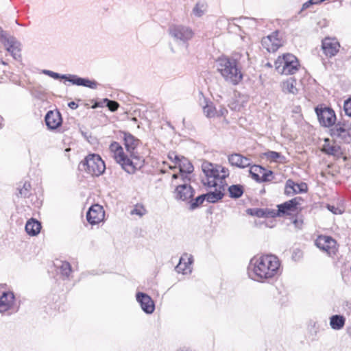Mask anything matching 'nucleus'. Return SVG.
I'll return each instance as SVG.
<instances>
[{
    "mask_svg": "<svg viewBox=\"0 0 351 351\" xmlns=\"http://www.w3.org/2000/svg\"><path fill=\"white\" fill-rule=\"evenodd\" d=\"M280 263L273 254L255 256L251 258L247 267L249 277L257 282H264L280 274Z\"/></svg>",
    "mask_w": 351,
    "mask_h": 351,
    "instance_id": "nucleus-1",
    "label": "nucleus"
},
{
    "mask_svg": "<svg viewBox=\"0 0 351 351\" xmlns=\"http://www.w3.org/2000/svg\"><path fill=\"white\" fill-rule=\"evenodd\" d=\"M217 69L226 82L233 85L239 84L243 79L237 55L219 57L217 60Z\"/></svg>",
    "mask_w": 351,
    "mask_h": 351,
    "instance_id": "nucleus-2",
    "label": "nucleus"
},
{
    "mask_svg": "<svg viewBox=\"0 0 351 351\" xmlns=\"http://www.w3.org/2000/svg\"><path fill=\"white\" fill-rule=\"evenodd\" d=\"M110 151L113 154L116 162L128 173L133 174L138 169V163L132 160L123 151V147L116 141H113L109 146Z\"/></svg>",
    "mask_w": 351,
    "mask_h": 351,
    "instance_id": "nucleus-3",
    "label": "nucleus"
},
{
    "mask_svg": "<svg viewBox=\"0 0 351 351\" xmlns=\"http://www.w3.org/2000/svg\"><path fill=\"white\" fill-rule=\"evenodd\" d=\"M117 138L123 141L126 152L129 154V157L138 163V169L141 168L143 165L144 160L136 152V148L139 146L141 141L129 132L122 130L118 131Z\"/></svg>",
    "mask_w": 351,
    "mask_h": 351,
    "instance_id": "nucleus-4",
    "label": "nucleus"
},
{
    "mask_svg": "<svg viewBox=\"0 0 351 351\" xmlns=\"http://www.w3.org/2000/svg\"><path fill=\"white\" fill-rule=\"evenodd\" d=\"M78 169L93 176H99L105 171L106 165L99 154H90L80 162Z\"/></svg>",
    "mask_w": 351,
    "mask_h": 351,
    "instance_id": "nucleus-5",
    "label": "nucleus"
},
{
    "mask_svg": "<svg viewBox=\"0 0 351 351\" xmlns=\"http://www.w3.org/2000/svg\"><path fill=\"white\" fill-rule=\"evenodd\" d=\"M43 73L54 80H64L73 85L78 86L96 89L98 86V83L95 80H91L88 77H81L75 74H60L50 70H43Z\"/></svg>",
    "mask_w": 351,
    "mask_h": 351,
    "instance_id": "nucleus-6",
    "label": "nucleus"
},
{
    "mask_svg": "<svg viewBox=\"0 0 351 351\" xmlns=\"http://www.w3.org/2000/svg\"><path fill=\"white\" fill-rule=\"evenodd\" d=\"M315 112L321 126L332 128L336 124V114L331 107L324 104H319L315 108Z\"/></svg>",
    "mask_w": 351,
    "mask_h": 351,
    "instance_id": "nucleus-7",
    "label": "nucleus"
},
{
    "mask_svg": "<svg viewBox=\"0 0 351 351\" xmlns=\"http://www.w3.org/2000/svg\"><path fill=\"white\" fill-rule=\"evenodd\" d=\"M202 169L206 176V178L202 180L203 184L209 188L217 187L216 180H219L220 177L217 165L205 161L202 165Z\"/></svg>",
    "mask_w": 351,
    "mask_h": 351,
    "instance_id": "nucleus-8",
    "label": "nucleus"
},
{
    "mask_svg": "<svg viewBox=\"0 0 351 351\" xmlns=\"http://www.w3.org/2000/svg\"><path fill=\"white\" fill-rule=\"evenodd\" d=\"M330 135L349 144L351 143V127L346 121H339L330 129Z\"/></svg>",
    "mask_w": 351,
    "mask_h": 351,
    "instance_id": "nucleus-9",
    "label": "nucleus"
},
{
    "mask_svg": "<svg viewBox=\"0 0 351 351\" xmlns=\"http://www.w3.org/2000/svg\"><path fill=\"white\" fill-rule=\"evenodd\" d=\"M170 35L176 40L186 43L193 36L192 29L184 25H172L169 27Z\"/></svg>",
    "mask_w": 351,
    "mask_h": 351,
    "instance_id": "nucleus-10",
    "label": "nucleus"
},
{
    "mask_svg": "<svg viewBox=\"0 0 351 351\" xmlns=\"http://www.w3.org/2000/svg\"><path fill=\"white\" fill-rule=\"evenodd\" d=\"M45 122L49 130H56L62 124V114L58 109L49 110L45 116Z\"/></svg>",
    "mask_w": 351,
    "mask_h": 351,
    "instance_id": "nucleus-11",
    "label": "nucleus"
},
{
    "mask_svg": "<svg viewBox=\"0 0 351 351\" xmlns=\"http://www.w3.org/2000/svg\"><path fill=\"white\" fill-rule=\"evenodd\" d=\"M19 306L15 307V295L11 291H4L0 296V313L14 310L19 311Z\"/></svg>",
    "mask_w": 351,
    "mask_h": 351,
    "instance_id": "nucleus-12",
    "label": "nucleus"
},
{
    "mask_svg": "<svg viewBox=\"0 0 351 351\" xmlns=\"http://www.w3.org/2000/svg\"><path fill=\"white\" fill-rule=\"evenodd\" d=\"M173 193L176 199L189 203L194 197L195 191L189 184L184 183L177 186Z\"/></svg>",
    "mask_w": 351,
    "mask_h": 351,
    "instance_id": "nucleus-13",
    "label": "nucleus"
},
{
    "mask_svg": "<svg viewBox=\"0 0 351 351\" xmlns=\"http://www.w3.org/2000/svg\"><path fill=\"white\" fill-rule=\"evenodd\" d=\"M104 215L103 207L99 204H93L86 213V220L90 224L95 225L104 219Z\"/></svg>",
    "mask_w": 351,
    "mask_h": 351,
    "instance_id": "nucleus-14",
    "label": "nucleus"
},
{
    "mask_svg": "<svg viewBox=\"0 0 351 351\" xmlns=\"http://www.w3.org/2000/svg\"><path fill=\"white\" fill-rule=\"evenodd\" d=\"M136 300L145 313L149 315L154 311V302L148 294L138 291L136 293Z\"/></svg>",
    "mask_w": 351,
    "mask_h": 351,
    "instance_id": "nucleus-15",
    "label": "nucleus"
},
{
    "mask_svg": "<svg viewBox=\"0 0 351 351\" xmlns=\"http://www.w3.org/2000/svg\"><path fill=\"white\" fill-rule=\"evenodd\" d=\"M340 44L336 38H325L322 43L324 53L328 58H332L339 51Z\"/></svg>",
    "mask_w": 351,
    "mask_h": 351,
    "instance_id": "nucleus-16",
    "label": "nucleus"
},
{
    "mask_svg": "<svg viewBox=\"0 0 351 351\" xmlns=\"http://www.w3.org/2000/svg\"><path fill=\"white\" fill-rule=\"evenodd\" d=\"M285 62L282 68V74L292 75L296 73L300 66L297 58L291 53L285 54Z\"/></svg>",
    "mask_w": 351,
    "mask_h": 351,
    "instance_id": "nucleus-17",
    "label": "nucleus"
},
{
    "mask_svg": "<svg viewBox=\"0 0 351 351\" xmlns=\"http://www.w3.org/2000/svg\"><path fill=\"white\" fill-rule=\"evenodd\" d=\"M308 191L307 184L304 182L296 183L293 180L289 179L286 181L285 186V194L287 196H291L298 193H306Z\"/></svg>",
    "mask_w": 351,
    "mask_h": 351,
    "instance_id": "nucleus-18",
    "label": "nucleus"
},
{
    "mask_svg": "<svg viewBox=\"0 0 351 351\" xmlns=\"http://www.w3.org/2000/svg\"><path fill=\"white\" fill-rule=\"evenodd\" d=\"M303 199L301 197H295L290 200L285 202L277 206L281 216L290 215L291 212H295L298 209V205Z\"/></svg>",
    "mask_w": 351,
    "mask_h": 351,
    "instance_id": "nucleus-19",
    "label": "nucleus"
},
{
    "mask_svg": "<svg viewBox=\"0 0 351 351\" xmlns=\"http://www.w3.org/2000/svg\"><path fill=\"white\" fill-rule=\"evenodd\" d=\"M228 161L231 165L241 169L250 167L251 165L250 158L243 156L240 154H230L228 156Z\"/></svg>",
    "mask_w": 351,
    "mask_h": 351,
    "instance_id": "nucleus-20",
    "label": "nucleus"
},
{
    "mask_svg": "<svg viewBox=\"0 0 351 351\" xmlns=\"http://www.w3.org/2000/svg\"><path fill=\"white\" fill-rule=\"evenodd\" d=\"M15 60L21 57V43L15 37L9 36L8 40L3 45Z\"/></svg>",
    "mask_w": 351,
    "mask_h": 351,
    "instance_id": "nucleus-21",
    "label": "nucleus"
},
{
    "mask_svg": "<svg viewBox=\"0 0 351 351\" xmlns=\"http://www.w3.org/2000/svg\"><path fill=\"white\" fill-rule=\"evenodd\" d=\"M224 185L220 184L218 188L215 187L214 191L204 193L206 200L209 203L215 204L221 200L224 196Z\"/></svg>",
    "mask_w": 351,
    "mask_h": 351,
    "instance_id": "nucleus-22",
    "label": "nucleus"
},
{
    "mask_svg": "<svg viewBox=\"0 0 351 351\" xmlns=\"http://www.w3.org/2000/svg\"><path fill=\"white\" fill-rule=\"evenodd\" d=\"M180 168V173L182 176L183 181L185 180H190L188 178L187 175L193 171L194 167L193 165L184 157L181 158V160L178 164Z\"/></svg>",
    "mask_w": 351,
    "mask_h": 351,
    "instance_id": "nucleus-23",
    "label": "nucleus"
},
{
    "mask_svg": "<svg viewBox=\"0 0 351 351\" xmlns=\"http://www.w3.org/2000/svg\"><path fill=\"white\" fill-rule=\"evenodd\" d=\"M41 223L34 218L29 219L25 225V231L30 236H36L40 232Z\"/></svg>",
    "mask_w": 351,
    "mask_h": 351,
    "instance_id": "nucleus-24",
    "label": "nucleus"
},
{
    "mask_svg": "<svg viewBox=\"0 0 351 351\" xmlns=\"http://www.w3.org/2000/svg\"><path fill=\"white\" fill-rule=\"evenodd\" d=\"M346 324V318L341 315H333L330 317V326L335 330H339L343 328Z\"/></svg>",
    "mask_w": 351,
    "mask_h": 351,
    "instance_id": "nucleus-25",
    "label": "nucleus"
},
{
    "mask_svg": "<svg viewBox=\"0 0 351 351\" xmlns=\"http://www.w3.org/2000/svg\"><path fill=\"white\" fill-rule=\"evenodd\" d=\"M335 243V240L330 237L321 236L315 241V245L320 250L328 252L330 249V244Z\"/></svg>",
    "mask_w": 351,
    "mask_h": 351,
    "instance_id": "nucleus-26",
    "label": "nucleus"
},
{
    "mask_svg": "<svg viewBox=\"0 0 351 351\" xmlns=\"http://www.w3.org/2000/svg\"><path fill=\"white\" fill-rule=\"evenodd\" d=\"M239 21H243L242 23L243 25H246L249 27V28L252 29H256L258 25H262L263 23V19H257L255 18H250L246 16H242L239 19H237Z\"/></svg>",
    "mask_w": 351,
    "mask_h": 351,
    "instance_id": "nucleus-27",
    "label": "nucleus"
},
{
    "mask_svg": "<svg viewBox=\"0 0 351 351\" xmlns=\"http://www.w3.org/2000/svg\"><path fill=\"white\" fill-rule=\"evenodd\" d=\"M338 149H341V147L337 145H330V139L326 138L324 139V144L322 147V152L328 156L337 154Z\"/></svg>",
    "mask_w": 351,
    "mask_h": 351,
    "instance_id": "nucleus-28",
    "label": "nucleus"
},
{
    "mask_svg": "<svg viewBox=\"0 0 351 351\" xmlns=\"http://www.w3.org/2000/svg\"><path fill=\"white\" fill-rule=\"evenodd\" d=\"M229 197L232 199L241 197L244 193V188L241 184H232L228 189Z\"/></svg>",
    "mask_w": 351,
    "mask_h": 351,
    "instance_id": "nucleus-29",
    "label": "nucleus"
},
{
    "mask_svg": "<svg viewBox=\"0 0 351 351\" xmlns=\"http://www.w3.org/2000/svg\"><path fill=\"white\" fill-rule=\"evenodd\" d=\"M264 156L267 159L270 160L273 162H283L285 161V156L281 154L280 152L275 151H268L264 153Z\"/></svg>",
    "mask_w": 351,
    "mask_h": 351,
    "instance_id": "nucleus-30",
    "label": "nucleus"
},
{
    "mask_svg": "<svg viewBox=\"0 0 351 351\" xmlns=\"http://www.w3.org/2000/svg\"><path fill=\"white\" fill-rule=\"evenodd\" d=\"M250 174L251 175V177L256 182L260 179V174H262V173L265 171V168L258 165H254L252 166H250Z\"/></svg>",
    "mask_w": 351,
    "mask_h": 351,
    "instance_id": "nucleus-31",
    "label": "nucleus"
},
{
    "mask_svg": "<svg viewBox=\"0 0 351 351\" xmlns=\"http://www.w3.org/2000/svg\"><path fill=\"white\" fill-rule=\"evenodd\" d=\"M206 200L204 194H202L197 196L196 198L192 197L189 202V209L194 210L202 205L204 202Z\"/></svg>",
    "mask_w": 351,
    "mask_h": 351,
    "instance_id": "nucleus-32",
    "label": "nucleus"
},
{
    "mask_svg": "<svg viewBox=\"0 0 351 351\" xmlns=\"http://www.w3.org/2000/svg\"><path fill=\"white\" fill-rule=\"evenodd\" d=\"M278 34H279V32L278 30H276L274 32H273L272 34L269 35L267 36L268 40L272 43V49H271L273 51L276 50L277 49H278V47L282 45L281 40H280L278 38Z\"/></svg>",
    "mask_w": 351,
    "mask_h": 351,
    "instance_id": "nucleus-33",
    "label": "nucleus"
},
{
    "mask_svg": "<svg viewBox=\"0 0 351 351\" xmlns=\"http://www.w3.org/2000/svg\"><path fill=\"white\" fill-rule=\"evenodd\" d=\"M60 273L63 278L68 279L72 272L71 264L67 261L62 262L60 266Z\"/></svg>",
    "mask_w": 351,
    "mask_h": 351,
    "instance_id": "nucleus-34",
    "label": "nucleus"
},
{
    "mask_svg": "<svg viewBox=\"0 0 351 351\" xmlns=\"http://www.w3.org/2000/svg\"><path fill=\"white\" fill-rule=\"evenodd\" d=\"M182 260H183V258L181 257L180 259V262L178 263V265L176 267V269L177 270L178 272H182V274H186V270L187 269V267H189V265L192 264L193 261V256H191L189 258H188V262L187 263H182Z\"/></svg>",
    "mask_w": 351,
    "mask_h": 351,
    "instance_id": "nucleus-35",
    "label": "nucleus"
},
{
    "mask_svg": "<svg viewBox=\"0 0 351 351\" xmlns=\"http://www.w3.org/2000/svg\"><path fill=\"white\" fill-rule=\"evenodd\" d=\"M204 114L209 118L214 117L217 114V110L216 108L213 106L212 103L209 104H206L204 108Z\"/></svg>",
    "mask_w": 351,
    "mask_h": 351,
    "instance_id": "nucleus-36",
    "label": "nucleus"
},
{
    "mask_svg": "<svg viewBox=\"0 0 351 351\" xmlns=\"http://www.w3.org/2000/svg\"><path fill=\"white\" fill-rule=\"evenodd\" d=\"M31 95L37 99H43L45 95V91L41 86H34L29 90Z\"/></svg>",
    "mask_w": 351,
    "mask_h": 351,
    "instance_id": "nucleus-37",
    "label": "nucleus"
},
{
    "mask_svg": "<svg viewBox=\"0 0 351 351\" xmlns=\"http://www.w3.org/2000/svg\"><path fill=\"white\" fill-rule=\"evenodd\" d=\"M104 102H106V106L108 108V110L113 112L117 111L120 106L117 101L109 99L108 98H104Z\"/></svg>",
    "mask_w": 351,
    "mask_h": 351,
    "instance_id": "nucleus-38",
    "label": "nucleus"
},
{
    "mask_svg": "<svg viewBox=\"0 0 351 351\" xmlns=\"http://www.w3.org/2000/svg\"><path fill=\"white\" fill-rule=\"evenodd\" d=\"M273 174L274 172L271 170H267L265 169V171L262 173V176H260V179L258 182L261 183L272 180L274 178Z\"/></svg>",
    "mask_w": 351,
    "mask_h": 351,
    "instance_id": "nucleus-39",
    "label": "nucleus"
},
{
    "mask_svg": "<svg viewBox=\"0 0 351 351\" xmlns=\"http://www.w3.org/2000/svg\"><path fill=\"white\" fill-rule=\"evenodd\" d=\"M247 213L251 216H256L257 217L265 218V208H248Z\"/></svg>",
    "mask_w": 351,
    "mask_h": 351,
    "instance_id": "nucleus-40",
    "label": "nucleus"
},
{
    "mask_svg": "<svg viewBox=\"0 0 351 351\" xmlns=\"http://www.w3.org/2000/svg\"><path fill=\"white\" fill-rule=\"evenodd\" d=\"M146 213V209L143 204H137L134 208L130 211L132 215H136L139 217H143Z\"/></svg>",
    "mask_w": 351,
    "mask_h": 351,
    "instance_id": "nucleus-41",
    "label": "nucleus"
},
{
    "mask_svg": "<svg viewBox=\"0 0 351 351\" xmlns=\"http://www.w3.org/2000/svg\"><path fill=\"white\" fill-rule=\"evenodd\" d=\"M31 184L28 182H25L23 186L19 189V194L21 197H28L30 195Z\"/></svg>",
    "mask_w": 351,
    "mask_h": 351,
    "instance_id": "nucleus-42",
    "label": "nucleus"
},
{
    "mask_svg": "<svg viewBox=\"0 0 351 351\" xmlns=\"http://www.w3.org/2000/svg\"><path fill=\"white\" fill-rule=\"evenodd\" d=\"M283 90L289 93L295 94L298 91L296 87L293 84V81H287L284 83Z\"/></svg>",
    "mask_w": 351,
    "mask_h": 351,
    "instance_id": "nucleus-43",
    "label": "nucleus"
},
{
    "mask_svg": "<svg viewBox=\"0 0 351 351\" xmlns=\"http://www.w3.org/2000/svg\"><path fill=\"white\" fill-rule=\"evenodd\" d=\"M217 167H219V173L220 174L219 180L221 184H223V182H225L224 180L229 176V171L227 168L221 165H217Z\"/></svg>",
    "mask_w": 351,
    "mask_h": 351,
    "instance_id": "nucleus-44",
    "label": "nucleus"
},
{
    "mask_svg": "<svg viewBox=\"0 0 351 351\" xmlns=\"http://www.w3.org/2000/svg\"><path fill=\"white\" fill-rule=\"evenodd\" d=\"M285 54L282 57H278V58L275 61L274 65L276 71L282 74V68H283L284 62H285Z\"/></svg>",
    "mask_w": 351,
    "mask_h": 351,
    "instance_id": "nucleus-45",
    "label": "nucleus"
},
{
    "mask_svg": "<svg viewBox=\"0 0 351 351\" xmlns=\"http://www.w3.org/2000/svg\"><path fill=\"white\" fill-rule=\"evenodd\" d=\"M265 218L268 217H280L281 215L280 214L279 209L274 210V209H269V208H265Z\"/></svg>",
    "mask_w": 351,
    "mask_h": 351,
    "instance_id": "nucleus-46",
    "label": "nucleus"
},
{
    "mask_svg": "<svg viewBox=\"0 0 351 351\" xmlns=\"http://www.w3.org/2000/svg\"><path fill=\"white\" fill-rule=\"evenodd\" d=\"M343 110L346 114L351 117V98H349L344 101Z\"/></svg>",
    "mask_w": 351,
    "mask_h": 351,
    "instance_id": "nucleus-47",
    "label": "nucleus"
},
{
    "mask_svg": "<svg viewBox=\"0 0 351 351\" xmlns=\"http://www.w3.org/2000/svg\"><path fill=\"white\" fill-rule=\"evenodd\" d=\"M318 4H320L319 0H308L307 1H306L305 3H304L302 4L300 12H302L303 10L310 8L311 6H312L313 5H318Z\"/></svg>",
    "mask_w": 351,
    "mask_h": 351,
    "instance_id": "nucleus-48",
    "label": "nucleus"
},
{
    "mask_svg": "<svg viewBox=\"0 0 351 351\" xmlns=\"http://www.w3.org/2000/svg\"><path fill=\"white\" fill-rule=\"evenodd\" d=\"M326 208L329 211L335 215H340L343 213V210L335 205L327 204Z\"/></svg>",
    "mask_w": 351,
    "mask_h": 351,
    "instance_id": "nucleus-49",
    "label": "nucleus"
},
{
    "mask_svg": "<svg viewBox=\"0 0 351 351\" xmlns=\"http://www.w3.org/2000/svg\"><path fill=\"white\" fill-rule=\"evenodd\" d=\"M303 257V252L299 250L296 249L293 251L292 254V259L294 261H300Z\"/></svg>",
    "mask_w": 351,
    "mask_h": 351,
    "instance_id": "nucleus-50",
    "label": "nucleus"
},
{
    "mask_svg": "<svg viewBox=\"0 0 351 351\" xmlns=\"http://www.w3.org/2000/svg\"><path fill=\"white\" fill-rule=\"evenodd\" d=\"M168 158L169 160H172L177 165L181 160V158H180V156L178 155H177L176 152H173L169 153Z\"/></svg>",
    "mask_w": 351,
    "mask_h": 351,
    "instance_id": "nucleus-51",
    "label": "nucleus"
},
{
    "mask_svg": "<svg viewBox=\"0 0 351 351\" xmlns=\"http://www.w3.org/2000/svg\"><path fill=\"white\" fill-rule=\"evenodd\" d=\"M8 39L7 32L0 27V42L4 45Z\"/></svg>",
    "mask_w": 351,
    "mask_h": 351,
    "instance_id": "nucleus-52",
    "label": "nucleus"
},
{
    "mask_svg": "<svg viewBox=\"0 0 351 351\" xmlns=\"http://www.w3.org/2000/svg\"><path fill=\"white\" fill-rule=\"evenodd\" d=\"M106 106V102H104V99L100 101H93V104L91 106L93 109H96L97 108H103Z\"/></svg>",
    "mask_w": 351,
    "mask_h": 351,
    "instance_id": "nucleus-53",
    "label": "nucleus"
},
{
    "mask_svg": "<svg viewBox=\"0 0 351 351\" xmlns=\"http://www.w3.org/2000/svg\"><path fill=\"white\" fill-rule=\"evenodd\" d=\"M343 309L348 315H349L351 313V302L348 301L344 302L343 304Z\"/></svg>",
    "mask_w": 351,
    "mask_h": 351,
    "instance_id": "nucleus-54",
    "label": "nucleus"
},
{
    "mask_svg": "<svg viewBox=\"0 0 351 351\" xmlns=\"http://www.w3.org/2000/svg\"><path fill=\"white\" fill-rule=\"evenodd\" d=\"M293 223L295 225L296 228H301L302 225L303 223V220L302 219L295 218L293 221Z\"/></svg>",
    "mask_w": 351,
    "mask_h": 351,
    "instance_id": "nucleus-55",
    "label": "nucleus"
},
{
    "mask_svg": "<svg viewBox=\"0 0 351 351\" xmlns=\"http://www.w3.org/2000/svg\"><path fill=\"white\" fill-rule=\"evenodd\" d=\"M194 14L197 16H201L203 14V11L198 7L197 5L193 8Z\"/></svg>",
    "mask_w": 351,
    "mask_h": 351,
    "instance_id": "nucleus-56",
    "label": "nucleus"
},
{
    "mask_svg": "<svg viewBox=\"0 0 351 351\" xmlns=\"http://www.w3.org/2000/svg\"><path fill=\"white\" fill-rule=\"evenodd\" d=\"M227 113H228L227 109L221 107L219 110H217V114H216V116L221 117V116H224Z\"/></svg>",
    "mask_w": 351,
    "mask_h": 351,
    "instance_id": "nucleus-57",
    "label": "nucleus"
},
{
    "mask_svg": "<svg viewBox=\"0 0 351 351\" xmlns=\"http://www.w3.org/2000/svg\"><path fill=\"white\" fill-rule=\"evenodd\" d=\"M68 106L71 109L75 110V109H77L78 108L79 106H78V104L76 102L72 101H70V102L68 103Z\"/></svg>",
    "mask_w": 351,
    "mask_h": 351,
    "instance_id": "nucleus-58",
    "label": "nucleus"
},
{
    "mask_svg": "<svg viewBox=\"0 0 351 351\" xmlns=\"http://www.w3.org/2000/svg\"><path fill=\"white\" fill-rule=\"evenodd\" d=\"M337 154H335V155H333L332 156H334L335 158H336L337 159H339V158H341L343 157V152L341 151V149H338L337 151Z\"/></svg>",
    "mask_w": 351,
    "mask_h": 351,
    "instance_id": "nucleus-59",
    "label": "nucleus"
},
{
    "mask_svg": "<svg viewBox=\"0 0 351 351\" xmlns=\"http://www.w3.org/2000/svg\"><path fill=\"white\" fill-rule=\"evenodd\" d=\"M312 327L313 328L315 335H316L317 332H318V329H319V327L317 326V322H314L313 325H312Z\"/></svg>",
    "mask_w": 351,
    "mask_h": 351,
    "instance_id": "nucleus-60",
    "label": "nucleus"
},
{
    "mask_svg": "<svg viewBox=\"0 0 351 351\" xmlns=\"http://www.w3.org/2000/svg\"><path fill=\"white\" fill-rule=\"evenodd\" d=\"M346 331H347L348 335L350 337H351V324L347 326Z\"/></svg>",
    "mask_w": 351,
    "mask_h": 351,
    "instance_id": "nucleus-61",
    "label": "nucleus"
},
{
    "mask_svg": "<svg viewBox=\"0 0 351 351\" xmlns=\"http://www.w3.org/2000/svg\"><path fill=\"white\" fill-rule=\"evenodd\" d=\"M3 118L0 115V129H1L3 126Z\"/></svg>",
    "mask_w": 351,
    "mask_h": 351,
    "instance_id": "nucleus-62",
    "label": "nucleus"
},
{
    "mask_svg": "<svg viewBox=\"0 0 351 351\" xmlns=\"http://www.w3.org/2000/svg\"><path fill=\"white\" fill-rule=\"evenodd\" d=\"M178 177H179L178 175L176 174V173L173 174V176H172L173 179H178Z\"/></svg>",
    "mask_w": 351,
    "mask_h": 351,
    "instance_id": "nucleus-63",
    "label": "nucleus"
},
{
    "mask_svg": "<svg viewBox=\"0 0 351 351\" xmlns=\"http://www.w3.org/2000/svg\"><path fill=\"white\" fill-rule=\"evenodd\" d=\"M342 158L343 161H347L348 160V157L347 156H343Z\"/></svg>",
    "mask_w": 351,
    "mask_h": 351,
    "instance_id": "nucleus-64",
    "label": "nucleus"
}]
</instances>
